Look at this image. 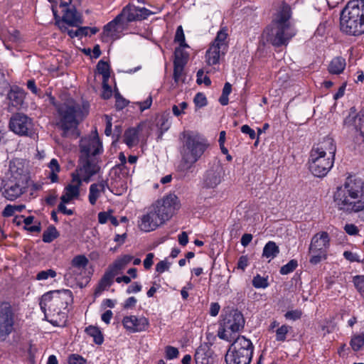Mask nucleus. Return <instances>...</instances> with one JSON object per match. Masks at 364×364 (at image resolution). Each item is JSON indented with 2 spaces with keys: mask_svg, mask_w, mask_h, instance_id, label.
I'll use <instances>...</instances> for the list:
<instances>
[{
  "mask_svg": "<svg viewBox=\"0 0 364 364\" xmlns=\"http://www.w3.org/2000/svg\"><path fill=\"white\" fill-rule=\"evenodd\" d=\"M336 208L346 214L364 212V181L350 176L333 193Z\"/></svg>",
  "mask_w": 364,
  "mask_h": 364,
  "instance_id": "obj_1",
  "label": "nucleus"
},
{
  "mask_svg": "<svg viewBox=\"0 0 364 364\" xmlns=\"http://www.w3.org/2000/svg\"><path fill=\"white\" fill-rule=\"evenodd\" d=\"M291 16L290 6L282 2L274 15L270 26L264 31L267 41L272 45L280 46L286 44L296 35V30L289 22Z\"/></svg>",
  "mask_w": 364,
  "mask_h": 364,
  "instance_id": "obj_2",
  "label": "nucleus"
},
{
  "mask_svg": "<svg viewBox=\"0 0 364 364\" xmlns=\"http://www.w3.org/2000/svg\"><path fill=\"white\" fill-rule=\"evenodd\" d=\"M59 121L58 126L63 130L64 136H78L77 125L88 114V105L76 103L73 99L56 106Z\"/></svg>",
  "mask_w": 364,
  "mask_h": 364,
  "instance_id": "obj_3",
  "label": "nucleus"
},
{
  "mask_svg": "<svg viewBox=\"0 0 364 364\" xmlns=\"http://www.w3.org/2000/svg\"><path fill=\"white\" fill-rule=\"evenodd\" d=\"M336 146L333 139L325 138L314 146L309 159V168L316 177L325 176L333 166Z\"/></svg>",
  "mask_w": 364,
  "mask_h": 364,
  "instance_id": "obj_4",
  "label": "nucleus"
},
{
  "mask_svg": "<svg viewBox=\"0 0 364 364\" xmlns=\"http://www.w3.org/2000/svg\"><path fill=\"white\" fill-rule=\"evenodd\" d=\"M182 139L181 167L182 170L187 171L202 156L208 147V143L203 135L191 131L183 132Z\"/></svg>",
  "mask_w": 364,
  "mask_h": 364,
  "instance_id": "obj_5",
  "label": "nucleus"
},
{
  "mask_svg": "<svg viewBox=\"0 0 364 364\" xmlns=\"http://www.w3.org/2000/svg\"><path fill=\"white\" fill-rule=\"evenodd\" d=\"M341 28L353 36L364 33V0H353L347 4L341 14Z\"/></svg>",
  "mask_w": 364,
  "mask_h": 364,
  "instance_id": "obj_6",
  "label": "nucleus"
},
{
  "mask_svg": "<svg viewBox=\"0 0 364 364\" xmlns=\"http://www.w3.org/2000/svg\"><path fill=\"white\" fill-rule=\"evenodd\" d=\"M254 351V346L250 339L239 336L229 348L226 355L227 364H250Z\"/></svg>",
  "mask_w": 364,
  "mask_h": 364,
  "instance_id": "obj_7",
  "label": "nucleus"
},
{
  "mask_svg": "<svg viewBox=\"0 0 364 364\" xmlns=\"http://www.w3.org/2000/svg\"><path fill=\"white\" fill-rule=\"evenodd\" d=\"M72 300V292L69 289L53 291L44 294L40 301L41 310L46 314L48 310L51 314L60 315L68 307Z\"/></svg>",
  "mask_w": 364,
  "mask_h": 364,
  "instance_id": "obj_8",
  "label": "nucleus"
},
{
  "mask_svg": "<svg viewBox=\"0 0 364 364\" xmlns=\"http://www.w3.org/2000/svg\"><path fill=\"white\" fill-rule=\"evenodd\" d=\"M229 48V39L228 28H221L217 33L215 38L210 43L205 52V62L208 65H215L220 63L224 58Z\"/></svg>",
  "mask_w": 364,
  "mask_h": 364,
  "instance_id": "obj_9",
  "label": "nucleus"
},
{
  "mask_svg": "<svg viewBox=\"0 0 364 364\" xmlns=\"http://www.w3.org/2000/svg\"><path fill=\"white\" fill-rule=\"evenodd\" d=\"M244 326L245 318L242 314L237 310H232L224 317L218 336L221 339L230 341L232 334L240 331Z\"/></svg>",
  "mask_w": 364,
  "mask_h": 364,
  "instance_id": "obj_10",
  "label": "nucleus"
},
{
  "mask_svg": "<svg viewBox=\"0 0 364 364\" xmlns=\"http://www.w3.org/2000/svg\"><path fill=\"white\" fill-rule=\"evenodd\" d=\"M151 206L156 210V214L164 223L180 208L181 204L176 196L170 194L158 200Z\"/></svg>",
  "mask_w": 364,
  "mask_h": 364,
  "instance_id": "obj_11",
  "label": "nucleus"
},
{
  "mask_svg": "<svg viewBox=\"0 0 364 364\" xmlns=\"http://www.w3.org/2000/svg\"><path fill=\"white\" fill-rule=\"evenodd\" d=\"M97 163V159H84L80 158V164L76 170L72 173L71 177H75L81 183L82 181L88 183L92 176L100 171V166Z\"/></svg>",
  "mask_w": 364,
  "mask_h": 364,
  "instance_id": "obj_12",
  "label": "nucleus"
},
{
  "mask_svg": "<svg viewBox=\"0 0 364 364\" xmlns=\"http://www.w3.org/2000/svg\"><path fill=\"white\" fill-rule=\"evenodd\" d=\"M80 159H94L101 152L102 144L97 136L85 137L80 141Z\"/></svg>",
  "mask_w": 364,
  "mask_h": 364,
  "instance_id": "obj_13",
  "label": "nucleus"
},
{
  "mask_svg": "<svg viewBox=\"0 0 364 364\" xmlns=\"http://www.w3.org/2000/svg\"><path fill=\"white\" fill-rule=\"evenodd\" d=\"M88 263V259L83 255L74 257L71 260L70 266L64 274L65 279L68 281L79 279L85 274Z\"/></svg>",
  "mask_w": 364,
  "mask_h": 364,
  "instance_id": "obj_14",
  "label": "nucleus"
},
{
  "mask_svg": "<svg viewBox=\"0 0 364 364\" xmlns=\"http://www.w3.org/2000/svg\"><path fill=\"white\" fill-rule=\"evenodd\" d=\"M27 188V183H23V181H15L8 178L4 182L1 189L2 196L7 200H14L20 197Z\"/></svg>",
  "mask_w": 364,
  "mask_h": 364,
  "instance_id": "obj_15",
  "label": "nucleus"
},
{
  "mask_svg": "<svg viewBox=\"0 0 364 364\" xmlns=\"http://www.w3.org/2000/svg\"><path fill=\"white\" fill-rule=\"evenodd\" d=\"M164 223L156 214V210L150 206L146 212L143 214L138 221L139 228L144 232H151L156 230Z\"/></svg>",
  "mask_w": 364,
  "mask_h": 364,
  "instance_id": "obj_16",
  "label": "nucleus"
},
{
  "mask_svg": "<svg viewBox=\"0 0 364 364\" xmlns=\"http://www.w3.org/2000/svg\"><path fill=\"white\" fill-rule=\"evenodd\" d=\"M9 128L16 134L26 136L31 130L32 122L24 114H16L10 119Z\"/></svg>",
  "mask_w": 364,
  "mask_h": 364,
  "instance_id": "obj_17",
  "label": "nucleus"
},
{
  "mask_svg": "<svg viewBox=\"0 0 364 364\" xmlns=\"http://www.w3.org/2000/svg\"><path fill=\"white\" fill-rule=\"evenodd\" d=\"M124 328L129 333L146 331L149 327V321L145 316H126L122 319Z\"/></svg>",
  "mask_w": 364,
  "mask_h": 364,
  "instance_id": "obj_18",
  "label": "nucleus"
},
{
  "mask_svg": "<svg viewBox=\"0 0 364 364\" xmlns=\"http://www.w3.org/2000/svg\"><path fill=\"white\" fill-rule=\"evenodd\" d=\"M127 26V23L119 14L112 21L104 26L102 38L117 39L120 37V34L126 28Z\"/></svg>",
  "mask_w": 364,
  "mask_h": 364,
  "instance_id": "obj_19",
  "label": "nucleus"
},
{
  "mask_svg": "<svg viewBox=\"0 0 364 364\" xmlns=\"http://www.w3.org/2000/svg\"><path fill=\"white\" fill-rule=\"evenodd\" d=\"M151 14L152 13L149 9L144 7H138L133 4H128L120 13L127 23L144 20Z\"/></svg>",
  "mask_w": 364,
  "mask_h": 364,
  "instance_id": "obj_20",
  "label": "nucleus"
},
{
  "mask_svg": "<svg viewBox=\"0 0 364 364\" xmlns=\"http://www.w3.org/2000/svg\"><path fill=\"white\" fill-rule=\"evenodd\" d=\"M14 314L10 307L2 309L0 312V337L5 338L14 329Z\"/></svg>",
  "mask_w": 364,
  "mask_h": 364,
  "instance_id": "obj_21",
  "label": "nucleus"
},
{
  "mask_svg": "<svg viewBox=\"0 0 364 364\" xmlns=\"http://www.w3.org/2000/svg\"><path fill=\"white\" fill-rule=\"evenodd\" d=\"M268 331L274 333L277 342L284 343L288 341L292 327L287 324L280 325L277 321L273 320L268 327Z\"/></svg>",
  "mask_w": 364,
  "mask_h": 364,
  "instance_id": "obj_22",
  "label": "nucleus"
},
{
  "mask_svg": "<svg viewBox=\"0 0 364 364\" xmlns=\"http://www.w3.org/2000/svg\"><path fill=\"white\" fill-rule=\"evenodd\" d=\"M71 178L70 183L64 188L60 197V200L64 203H71L74 200L77 199L80 196V188L82 186V183L75 177Z\"/></svg>",
  "mask_w": 364,
  "mask_h": 364,
  "instance_id": "obj_23",
  "label": "nucleus"
},
{
  "mask_svg": "<svg viewBox=\"0 0 364 364\" xmlns=\"http://www.w3.org/2000/svg\"><path fill=\"white\" fill-rule=\"evenodd\" d=\"M9 178L15 181L22 180L23 183H27L28 174L23 163L19 160H15L10 163Z\"/></svg>",
  "mask_w": 364,
  "mask_h": 364,
  "instance_id": "obj_24",
  "label": "nucleus"
},
{
  "mask_svg": "<svg viewBox=\"0 0 364 364\" xmlns=\"http://www.w3.org/2000/svg\"><path fill=\"white\" fill-rule=\"evenodd\" d=\"M108 188V183L105 180H102L97 183L90 185L89 188L88 199L91 205H95L97 200L102 194L105 193L106 189Z\"/></svg>",
  "mask_w": 364,
  "mask_h": 364,
  "instance_id": "obj_25",
  "label": "nucleus"
},
{
  "mask_svg": "<svg viewBox=\"0 0 364 364\" xmlns=\"http://www.w3.org/2000/svg\"><path fill=\"white\" fill-rule=\"evenodd\" d=\"M330 242L331 240L328 233L325 231H321L315 234L312 237L309 246L328 252V250L330 247Z\"/></svg>",
  "mask_w": 364,
  "mask_h": 364,
  "instance_id": "obj_26",
  "label": "nucleus"
},
{
  "mask_svg": "<svg viewBox=\"0 0 364 364\" xmlns=\"http://www.w3.org/2000/svg\"><path fill=\"white\" fill-rule=\"evenodd\" d=\"M133 257L130 255H122L118 257L111 264L109 265L108 269L115 276L122 274L127 266L131 263Z\"/></svg>",
  "mask_w": 364,
  "mask_h": 364,
  "instance_id": "obj_27",
  "label": "nucleus"
},
{
  "mask_svg": "<svg viewBox=\"0 0 364 364\" xmlns=\"http://www.w3.org/2000/svg\"><path fill=\"white\" fill-rule=\"evenodd\" d=\"M195 361L196 364H213V352L207 344L200 345L196 349Z\"/></svg>",
  "mask_w": 364,
  "mask_h": 364,
  "instance_id": "obj_28",
  "label": "nucleus"
},
{
  "mask_svg": "<svg viewBox=\"0 0 364 364\" xmlns=\"http://www.w3.org/2000/svg\"><path fill=\"white\" fill-rule=\"evenodd\" d=\"M14 221L17 225L23 223L24 228L31 232H39L41 230V223L38 220H35L33 216L26 218L23 215L16 216Z\"/></svg>",
  "mask_w": 364,
  "mask_h": 364,
  "instance_id": "obj_29",
  "label": "nucleus"
},
{
  "mask_svg": "<svg viewBox=\"0 0 364 364\" xmlns=\"http://www.w3.org/2000/svg\"><path fill=\"white\" fill-rule=\"evenodd\" d=\"M222 180L221 170H210L205 176L204 186L207 188H214L221 183Z\"/></svg>",
  "mask_w": 364,
  "mask_h": 364,
  "instance_id": "obj_30",
  "label": "nucleus"
},
{
  "mask_svg": "<svg viewBox=\"0 0 364 364\" xmlns=\"http://www.w3.org/2000/svg\"><path fill=\"white\" fill-rule=\"evenodd\" d=\"M63 21L70 26L78 27L82 23V15L75 9H69L63 14Z\"/></svg>",
  "mask_w": 364,
  "mask_h": 364,
  "instance_id": "obj_31",
  "label": "nucleus"
},
{
  "mask_svg": "<svg viewBox=\"0 0 364 364\" xmlns=\"http://www.w3.org/2000/svg\"><path fill=\"white\" fill-rule=\"evenodd\" d=\"M346 67V59L338 56L333 58L328 65V71L332 75H340L343 73Z\"/></svg>",
  "mask_w": 364,
  "mask_h": 364,
  "instance_id": "obj_32",
  "label": "nucleus"
},
{
  "mask_svg": "<svg viewBox=\"0 0 364 364\" xmlns=\"http://www.w3.org/2000/svg\"><path fill=\"white\" fill-rule=\"evenodd\" d=\"M114 277L115 275L107 269L95 289V294L100 295L102 291L107 289L112 284Z\"/></svg>",
  "mask_w": 364,
  "mask_h": 364,
  "instance_id": "obj_33",
  "label": "nucleus"
},
{
  "mask_svg": "<svg viewBox=\"0 0 364 364\" xmlns=\"http://www.w3.org/2000/svg\"><path fill=\"white\" fill-rule=\"evenodd\" d=\"M188 48V46H178V47L176 48L173 64L186 65L189 59V53L185 49Z\"/></svg>",
  "mask_w": 364,
  "mask_h": 364,
  "instance_id": "obj_34",
  "label": "nucleus"
},
{
  "mask_svg": "<svg viewBox=\"0 0 364 364\" xmlns=\"http://www.w3.org/2000/svg\"><path fill=\"white\" fill-rule=\"evenodd\" d=\"M48 167L49 168V173L47 176L48 178L50 181L51 183L58 182V173H60L61 168L58 160L56 159H51L48 164Z\"/></svg>",
  "mask_w": 364,
  "mask_h": 364,
  "instance_id": "obj_35",
  "label": "nucleus"
},
{
  "mask_svg": "<svg viewBox=\"0 0 364 364\" xmlns=\"http://www.w3.org/2000/svg\"><path fill=\"white\" fill-rule=\"evenodd\" d=\"M124 141L129 146H136L139 142V129L130 128L124 134Z\"/></svg>",
  "mask_w": 364,
  "mask_h": 364,
  "instance_id": "obj_36",
  "label": "nucleus"
},
{
  "mask_svg": "<svg viewBox=\"0 0 364 364\" xmlns=\"http://www.w3.org/2000/svg\"><path fill=\"white\" fill-rule=\"evenodd\" d=\"M309 252L310 255L309 262L311 264H317L323 260L327 259V252L317 250L315 247L309 246Z\"/></svg>",
  "mask_w": 364,
  "mask_h": 364,
  "instance_id": "obj_37",
  "label": "nucleus"
},
{
  "mask_svg": "<svg viewBox=\"0 0 364 364\" xmlns=\"http://www.w3.org/2000/svg\"><path fill=\"white\" fill-rule=\"evenodd\" d=\"M279 253V248L273 241H269L264 247L262 257L272 259Z\"/></svg>",
  "mask_w": 364,
  "mask_h": 364,
  "instance_id": "obj_38",
  "label": "nucleus"
},
{
  "mask_svg": "<svg viewBox=\"0 0 364 364\" xmlns=\"http://www.w3.org/2000/svg\"><path fill=\"white\" fill-rule=\"evenodd\" d=\"M186 65L173 64V78L176 85L183 84L186 78V74L184 71Z\"/></svg>",
  "mask_w": 364,
  "mask_h": 364,
  "instance_id": "obj_39",
  "label": "nucleus"
},
{
  "mask_svg": "<svg viewBox=\"0 0 364 364\" xmlns=\"http://www.w3.org/2000/svg\"><path fill=\"white\" fill-rule=\"evenodd\" d=\"M350 346L353 351H359L364 346V336L363 333H354L351 336Z\"/></svg>",
  "mask_w": 364,
  "mask_h": 364,
  "instance_id": "obj_40",
  "label": "nucleus"
},
{
  "mask_svg": "<svg viewBox=\"0 0 364 364\" xmlns=\"http://www.w3.org/2000/svg\"><path fill=\"white\" fill-rule=\"evenodd\" d=\"M59 232L56 228L53 225H50L43 233L42 240L44 242L50 243L55 239L58 237Z\"/></svg>",
  "mask_w": 364,
  "mask_h": 364,
  "instance_id": "obj_41",
  "label": "nucleus"
},
{
  "mask_svg": "<svg viewBox=\"0 0 364 364\" xmlns=\"http://www.w3.org/2000/svg\"><path fill=\"white\" fill-rule=\"evenodd\" d=\"M85 332L93 338L94 342L96 344L100 345L104 341L103 336L98 328L90 326L85 328Z\"/></svg>",
  "mask_w": 364,
  "mask_h": 364,
  "instance_id": "obj_42",
  "label": "nucleus"
},
{
  "mask_svg": "<svg viewBox=\"0 0 364 364\" xmlns=\"http://www.w3.org/2000/svg\"><path fill=\"white\" fill-rule=\"evenodd\" d=\"M353 283L360 296L364 299V275L353 277Z\"/></svg>",
  "mask_w": 364,
  "mask_h": 364,
  "instance_id": "obj_43",
  "label": "nucleus"
},
{
  "mask_svg": "<svg viewBox=\"0 0 364 364\" xmlns=\"http://www.w3.org/2000/svg\"><path fill=\"white\" fill-rule=\"evenodd\" d=\"M232 92V85L229 82H226L223 87L222 95L219 98L220 103L225 106L229 102L228 96Z\"/></svg>",
  "mask_w": 364,
  "mask_h": 364,
  "instance_id": "obj_44",
  "label": "nucleus"
},
{
  "mask_svg": "<svg viewBox=\"0 0 364 364\" xmlns=\"http://www.w3.org/2000/svg\"><path fill=\"white\" fill-rule=\"evenodd\" d=\"M252 285L257 289H265L269 286L267 277L257 274L253 277Z\"/></svg>",
  "mask_w": 364,
  "mask_h": 364,
  "instance_id": "obj_45",
  "label": "nucleus"
},
{
  "mask_svg": "<svg viewBox=\"0 0 364 364\" xmlns=\"http://www.w3.org/2000/svg\"><path fill=\"white\" fill-rule=\"evenodd\" d=\"M174 42L178 43L179 46H188V44L186 43L185 35L181 26H178L176 28Z\"/></svg>",
  "mask_w": 364,
  "mask_h": 364,
  "instance_id": "obj_46",
  "label": "nucleus"
},
{
  "mask_svg": "<svg viewBox=\"0 0 364 364\" xmlns=\"http://www.w3.org/2000/svg\"><path fill=\"white\" fill-rule=\"evenodd\" d=\"M298 266V262L296 259H291L287 264L282 266L280 269V274L285 275L292 272Z\"/></svg>",
  "mask_w": 364,
  "mask_h": 364,
  "instance_id": "obj_47",
  "label": "nucleus"
},
{
  "mask_svg": "<svg viewBox=\"0 0 364 364\" xmlns=\"http://www.w3.org/2000/svg\"><path fill=\"white\" fill-rule=\"evenodd\" d=\"M9 98L12 101H16L15 105L21 104L23 99V92L21 90H12L9 93Z\"/></svg>",
  "mask_w": 364,
  "mask_h": 364,
  "instance_id": "obj_48",
  "label": "nucleus"
},
{
  "mask_svg": "<svg viewBox=\"0 0 364 364\" xmlns=\"http://www.w3.org/2000/svg\"><path fill=\"white\" fill-rule=\"evenodd\" d=\"M97 69L100 74L102 75L105 78L109 76V65L107 62L100 60L97 65Z\"/></svg>",
  "mask_w": 364,
  "mask_h": 364,
  "instance_id": "obj_49",
  "label": "nucleus"
},
{
  "mask_svg": "<svg viewBox=\"0 0 364 364\" xmlns=\"http://www.w3.org/2000/svg\"><path fill=\"white\" fill-rule=\"evenodd\" d=\"M68 364H87V361L82 355L76 353L70 354L68 358Z\"/></svg>",
  "mask_w": 364,
  "mask_h": 364,
  "instance_id": "obj_50",
  "label": "nucleus"
},
{
  "mask_svg": "<svg viewBox=\"0 0 364 364\" xmlns=\"http://www.w3.org/2000/svg\"><path fill=\"white\" fill-rule=\"evenodd\" d=\"M179 355V351L177 348L167 346L165 348V357L167 360H172L178 358Z\"/></svg>",
  "mask_w": 364,
  "mask_h": 364,
  "instance_id": "obj_51",
  "label": "nucleus"
},
{
  "mask_svg": "<svg viewBox=\"0 0 364 364\" xmlns=\"http://www.w3.org/2000/svg\"><path fill=\"white\" fill-rule=\"evenodd\" d=\"M56 276V272L53 269H47L38 272L36 275V279L46 280L49 277L53 278Z\"/></svg>",
  "mask_w": 364,
  "mask_h": 364,
  "instance_id": "obj_52",
  "label": "nucleus"
},
{
  "mask_svg": "<svg viewBox=\"0 0 364 364\" xmlns=\"http://www.w3.org/2000/svg\"><path fill=\"white\" fill-rule=\"evenodd\" d=\"M197 83L200 85L202 83H204L206 86H209L211 84V80L210 77L207 75H204V72L203 70H199L197 72Z\"/></svg>",
  "mask_w": 364,
  "mask_h": 364,
  "instance_id": "obj_53",
  "label": "nucleus"
},
{
  "mask_svg": "<svg viewBox=\"0 0 364 364\" xmlns=\"http://www.w3.org/2000/svg\"><path fill=\"white\" fill-rule=\"evenodd\" d=\"M194 103L196 107H203L207 105V98L204 94L198 92L194 97Z\"/></svg>",
  "mask_w": 364,
  "mask_h": 364,
  "instance_id": "obj_54",
  "label": "nucleus"
},
{
  "mask_svg": "<svg viewBox=\"0 0 364 364\" xmlns=\"http://www.w3.org/2000/svg\"><path fill=\"white\" fill-rule=\"evenodd\" d=\"M302 316V311L299 309L291 310L287 311L284 316L287 320L296 321L299 319Z\"/></svg>",
  "mask_w": 364,
  "mask_h": 364,
  "instance_id": "obj_55",
  "label": "nucleus"
},
{
  "mask_svg": "<svg viewBox=\"0 0 364 364\" xmlns=\"http://www.w3.org/2000/svg\"><path fill=\"white\" fill-rule=\"evenodd\" d=\"M188 107V104L186 102H183L179 105H174L172 107V111L175 116L178 117L183 113L184 109Z\"/></svg>",
  "mask_w": 364,
  "mask_h": 364,
  "instance_id": "obj_56",
  "label": "nucleus"
},
{
  "mask_svg": "<svg viewBox=\"0 0 364 364\" xmlns=\"http://www.w3.org/2000/svg\"><path fill=\"white\" fill-rule=\"evenodd\" d=\"M344 230L349 235H357L359 232L358 228L352 223H347L344 226Z\"/></svg>",
  "mask_w": 364,
  "mask_h": 364,
  "instance_id": "obj_57",
  "label": "nucleus"
},
{
  "mask_svg": "<svg viewBox=\"0 0 364 364\" xmlns=\"http://www.w3.org/2000/svg\"><path fill=\"white\" fill-rule=\"evenodd\" d=\"M169 267H170V263H168L166 260H161L156 264V271L157 272H159V274H161V273L164 272L165 271L168 270Z\"/></svg>",
  "mask_w": 364,
  "mask_h": 364,
  "instance_id": "obj_58",
  "label": "nucleus"
},
{
  "mask_svg": "<svg viewBox=\"0 0 364 364\" xmlns=\"http://www.w3.org/2000/svg\"><path fill=\"white\" fill-rule=\"evenodd\" d=\"M343 257H345V259L350 261V262H360L359 255H358L356 253H353L350 251H345L343 252Z\"/></svg>",
  "mask_w": 364,
  "mask_h": 364,
  "instance_id": "obj_59",
  "label": "nucleus"
},
{
  "mask_svg": "<svg viewBox=\"0 0 364 364\" xmlns=\"http://www.w3.org/2000/svg\"><path fill=\"white\" fill-rule=\"evenodd\" d=\"M112 211L107 212H100L98 213V221L101 224L106 223L108 220H109L112 216Z\"/></svg>",
  "mask_w": 364,
  "mask_h": 364,
  "instance_id": "obj_60",
  "label": "nucleus"
},
{
  "mask_svg": "<svg viewBox=\"0 0 364 364\" xmlns=\"http://www.w3.org/2000/svg\"><path fill=\"white\" fill-rule=\"evenodd\" d=\"M249 259L247 255H242L240 257L237 262V268L244 271L245 268L248 266Z\"/></svg>",
  "mask_w": 364,
  "mask_h": 364,
  "instance_id": "obj_61",
  "label": "nucleus"
},
{
  "mask_svg": "<svg viewBox=\"0 0 364 364\" xmlns=\"http://www.w3.org/2000/svg\"><path fill=\"white\" fill-rule=\"evenodd\" d=\"M115 99H116V107L117 109H122L124 107H125L127 105V102L125 99H124L122 96H120L119 94L115 95Z\"/></svg>",
  "mask_w": 364,
  "mask_h": 364,
  "instance_id": "obj_62",
  "label": "nucleus"
},
{
  "mask_svg": "<svg viewBox=\"0 0 364 364\" xmlns=\"http://www.w3.org/2000/svg\"><path fill=\"white\" fill-rule=\"evenodd\" d=\"M241 132L243 134H248L251 139H254L256 137V134L254 129L250 127V126L245 124L241 127Z\"/></svg>",
  "mask_w": 364,
  "mask_h": 364,
  "instance_id": "obj_63",
  "label": "nucleus"
},
{
  "mask_svg": "<svg viewBox=\"0 0 364 364\" xmlns=\"http://www.w3.org/2000/svg\"><path fill=\"white\" fill-rule=\"evenodd\" d=\"M357 127L359 128V131L360 132V135L363 137V140L364 141V114L362 113L359 115L358 118V124H357Z\"/></svg>",
  "mask_w": 364,
  "mask_h": 364,
  "instance_id": "obj_64",
  "label": "nucleus"
}]
</instances>
